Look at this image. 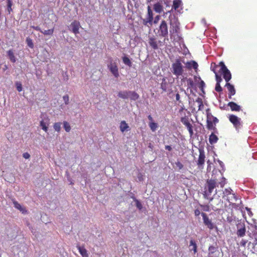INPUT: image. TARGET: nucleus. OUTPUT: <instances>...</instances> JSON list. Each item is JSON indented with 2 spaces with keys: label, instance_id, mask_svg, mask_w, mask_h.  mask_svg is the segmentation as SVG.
<instances>
[{
  "label": "nucleus",
  "instance_id": "47",
  "mask_svg": "<svg viewBox=\"0 0 257 257\" xmlns=\"http://www.w3.org/2000/svg\"><path fill=\"white\" fill-rule=\"evenodd\" d=\"M136 206L138 208H139L140 210L142 208V205L139 200H137L136 201Z\"/></svg>",
  "mask_w": 257,
  "mask_h": 257
},
{
  "label": "nucleus",
  "instance_id": "13",
  "mask_svg": "<svg viewBox=\"0 0 257 257\" xmlns=\"http://www.w3.org/2000/svg\"><path fill=\"white\" fill-rule=\"evenodd\" d=\"M108 67L112 74L115 78H118L119 76L118 69L115 63H111L108 65Z\"/></svg>",
  "mask_w": 257,
  "mask_h": 257
},
{
  "label": "nucleus",
  "instance_id": "26",
  "mask_svg": "<svg viewBox=\"0 0 257 257\" xmlns=\"http://www.w3.org/2000/svg\"><path fill=\"white\" fill-rule=\"evenodd\" d=\"M129 127L128 124L124 121H121L120 124V130L121 132H124Z\"/></svg>",
  "mask_w": 257,
  "mask_h": 257
},
{
  "label": "nucleus",
  "instance_id": "23",
  "mask_svg": "<svg viewBox=\"0 0 257 257\" xmlns=\"http://www.w3.org/2000/svg\"><path fill=\"white\" fill-rule=\"evenodd\" d=\"M128 98L131 100H136L139 98V95L135 91H128Z\"/></svg>",
  "mask_w": 257,
  "mask_h": 257
},
{
  "label": "nucleus",
  "instance_id": "44",
  "mask_svg": "<svg viewBox=\"0 0 257 257\" xmlns=\"http://www.w3.org/2000/svg\"><path fill=\"white\" fill-rule=\"evenodd\" d=\"M215 90L218 92H220L222 91V88L220 86V84H216Z\"/></svg>",
  "mask_w": 257,
  "mask_h": 257
},
{
  "label": "nucleus",
  "instance_id": "8",
  "mask_svg": "<svg viewBox=\"0 0 257 257\" xmlns=\"http://www.w3.org/2000/svg\"><path fill=\"white\" fill-rule=\"evenodd\" d=\"M228 118L236 130H238L241 128L242 125L240 118L234 114H231L229 116Z\"/></svg>",
  "mask_w": 257,
  "mask_h": 257
},
{
  "label": "nucleus",
  "instance_id": "1",
  "mask_svg": "<svg viewBox=\"0 0 257 257\" xmlns=\"http://www.w3.org/2000/svg\"><path fill=\"white\" fill-rule=\"evenodd\" d=\"M225 184V178L224 177H222L221 180L219 182L215 179H208L204 187L203 193L204 198L209 199L210 201H212L213 200V198L211 197L212 193L214 192V194L217 193L216 189L214 190L215 188L218 187L219 185L221 188H223Z\"/></svg>",
  "mask_w": 257,
  "mask_h": 257
},
{
  "label": "nucleus",
  "instance_id": "52",
  "mask_svg": "<svg viewBox=\"0 0 257 257\" xmlns=\"http://www.w3.org/2000/svg\"><path fill=\"white\" fill-rule=\"evenodd\" d=\"M32 28L36 31H40L41 33V31H42V30L41 29V28L39 26H36V27L32 26Z\"/></svg>",
  "mask_w": 257,
  "mask_h": 257
},
{
  "label": "nucleus",
  "instance_id": "40",
  "mask_svg": "<svg viewBox=\"0 0 257 257\" xmlns=\"http://www.w3.org/2000/svg\"><path fill=\"white\" fill-rule=\"evenodd\" d=\"M181 121L185 126L187 125L188 124H189V123H190L188 118L186 117H182L181 119Z\"/></svg>",
  "mask_w": 257,
  "mask_h": 257
},
{
  "label": "nucleus",
  "instance_id": "58",
  "mask_svg": "<svg viewBox=\"0 0 257 257\" xmlns=\"http://www.w3.org/2000/svg\"><path fill=\"white\" fill-rule=\"evenodd\" d=\"M133 1L135 2L136 0H132Z\"/></svg>",
  "mask_w": 257,
  "mask_h": 257
},
{
  "label": "nucleus",
  "instance_id": "29",
  "mask_svg": "<svg viewBox=\"0 0 257 257\" xmlns=\"http://www.w3.org/2000/svg\"><path fill=\"white\" fill-rule=\"evenodd\" d=\"M182 5L181 0H174L173 1V8L175 10H177Z\"/></svg>",
  "mask_w": 257,
  "mask_h": 257
},
{
  "label": "nucleus",
  "instance_id": "2",
  "mask_svg": "<svg viewBox=\"0 0 257 257\" xmlns=\"http://www.w3.org/2000/svg\"><path fill=\"white\" fill-rule=\"evenodd\" d=\"M220 64L221 67L219 71H221L223 73V77L226 82L225 87H226L228 91V98L231 99L232 96L235 95L236 93L234 85L229 82V80L231 79V74L223 62H220Z\"/></svg>",
  "mask_w": 257,
  "mask_h": 257
},
{
  "label": "nucleus",
  "instance_id": "10",
  "mask_svg": "<svg viewBox=\"0 0 257 257\" xmlns=\"http://www.w3.org/2000/svg\"><path fill=\"white\" fill-rule=\"evenodd\" d=\"M201 215L203 217L204 224L210 229H212L214 228L213 224L211 220L209 219L206 214L202 212Z\"/></svg>",
  "mask_w": 257,
  "mask_h": 257
},
{
  "label": "nucleus",
  "instance_id": "42",
  "mask_svg": "<svg viewBox=\"0 0 257 257\" xmlns=\"http://www.w3.org/2000/svg\"><path fill=\"white\" fill-rule=\"evenodd\" d=\"M200 206L204 211L208 212L210 210V207L208 205H200Z\"/></svg>",
  "mask_w": 257,
  "mask_h": 257
},
{
  "label": "nucleus",
  "instance_id": "38",
  "mask_svg": "<svg viewBox=\"0 0 257 257\" xmlns=\"http://www.w3.org/2000/svg\"><path fill=\"white\" fill-rule=\"evenodd\" d=\"M63 127L67 132H69L71 130V127L69 123L66 121L63 122Z\"/></svg>",
  "mask_w": 257,
  "mask_h": 257
},
{
  "label": "nucleus",
  "instance_id": "50",
  "mask_svg": "<svg viewBox=\"0 0 257 257\" xmlns=\"http://www.w3.org/2000/svg\"><path fill=\"white\" fill-rule=\"evenodd\" d=\"M196 101L198 102L199 103V110L200 109L201 106H203V102L201 99L198 98V99L196 100Z\"/></svg>",
  "mask_w": 257,
  "mask_h": 257
},
{
  "label": "nucleus",
  "instance_id": "28",
  "mask_svg": "<svg viewBox=\"0 0 257 257\" xmlns=\"http://www.w3.org/2000/svg\"><path fill=\"white\" fill-rule=\"evenodd\" d=\"M118 96L123 99H127L128 98V91H119L118 93Z\"/></svg>",
  "mask_w": 257,
  "mask_h": 257
},
{
  "label": "nucleus",
  "instance_id": "36",
  "mask_svg": "<svg viewBox=\"0 0 257 257\" xmlns=\"http://www.w3.org/2000/svg\"><path fill=\"white\" fill-rule=\"evenodd\" d=\"M149 126L151 128V130L153 131V132H154L156 130L157 127H158V125H157V123H156V122H150L149 123Z\"/></svg>",
  "mask_w": 257,
  "mask_h": 257
},
{
  "label": "nucleus",
  "instance_id": "45",
  "mask_svg": "<svg viewBox=\"0 0 257 257\" xmlns=\"http://www.w3.org/2000/svg\"><path fill=\"white\" fill-rule=\"evenodd\" d=\"M63 99L66 104H68L69 103V96L68 95L63 96Z\"/></svg>",
  "mask_w": 257,
  "mask_h": 257
},
{
  "label": "nucleus",
  "instance_id": "18",
  "mask_svg": "<svg viewBox=\"0 0 257 257\" xmlns=\"http://www.w3.org/2000/svg\"><path fill=\"white\" fill-rule=\"evenodd\" d=\"M228 106L230 107L232 111H239L241 109V107L233 101L229 102L228 103Z\"/></svg>",
  "mask_w": 257,
  "mask_h": 257
},
{
  "label": "nucleus",
  "instance_id": "49",
  "mask_svg": "<svg viewBox=\"0 0 257 257\" xmlns=\"http://www.w3.org/2000/svg\"><path fill=\"white\" fill-rule=\"evenodd\" d=\"M199 85H200V88L202 90L203 89L204 87L205 86V84L203 80H201L200 82Z\"/></svg>",
  "mask_w": 257,
  "mask_h": 257
},
{
  "label": "nucleus",
  "instance_id": "55",
  "mask_svg": "<svg viewBox=\"0 0 257 257\" xmlns=\"http://www.w3.org/2000/svg\"><path fill=\"white\" fill-rule=\"evenodd\" d=\"M165 149L168 150L169 151H171L172 150V148L171 146L166 145L165 146Z\"/></svg>",
  "mask_w": 257,
  "mask_h": 257
},
{
  "label": "nucleus",
  "instance_id": "41",
  "mask_svg": "<svg viewBox=\"0 0 257 257\" xmlns=\"http://www.w3.org/2000/svg\"><path fill=\"white\" fill-rule=\"evenodd\" d=\"M189 131V133L191 136L193 134V126L192 124L190 123L189 124L186 126Z\"/></svg>",
  "mask_w": 257,
  "mask_h": 257
},
{
  "label": "nucleus",
  "instance_id": "37",
  "mask_svg": "<svg viewBox=\"0 0 257 257\" xmlns=\"http://www.w3.org/2000/svg\"><path fill=\"white\" fill-rule=\"evenodd\" d=\"M61 122H55L53 125L54 129L55 131L57 132H59L61 130Z\"/></svg>",
  "mask_w": 257,
  "mask_h": 257
},
{
  "label": "nucleus",
  "instance_id": "48",
  "mask_svg": "<svg viewBox=\"0 0 257 257\" xmlns=\"http://www.w3.org/2000/svg\"><path fill=\"white\" fill-rule=\"evenodd\" d=\"M176 164L177 166L179 168V169H182L183 167V164L180 162H177L176 163Z\"/></svg>",
  "mask_w": 257,
  "mask_h": 257
},
{
  "label": "nucleus",
  "instance_id": "56",
  "mask_svg": "<svg viewBox=\"0 0 257 257\" xmlns=\"http://www.w3.org/2000/svg\"><path fill=\"white\" fill-rule=\"evenodd\" d=\"M180 95L178 93H177L176 94V99L177 101H178L179 102H181V101L180 100Z\"/></svg>",
  "mask_w": 257,
  "mask_h": 257
},
{
  "label": "nucleus",
  "instance_id": "3",
  "mask_svg": "<svg viewBox=\"0 0 257 257\" xmlns=\"http://www.w3.org/2000/svg\"><path fill=\"white\" fill-rule=\"evenodd\" d=\"M170 35L171 38H173L174 39L179 38L180 34V23L178 20L174 18V20H170Z\"/></svg>",
  "mask_w": 257,
  "mask_h": 257
},
{
  "label": "nucleus",
  "instance_id": "4",
  "mask_svg": "<svg viewBox=\"0 0 257 257\" xmlns=\"http://www.w3.org/2000/svg\"><path fill=\"white\" fill-rule=\"evenodd\" d=\"M207 115V125L206 127L209 130H215L216 129L215 125L218 122L219 120L217 117L214 116L210 112V109L206 110Z\"/></svg>",
  "mask_w": 257,
  "mask_h": 257
},
{
  "label": "nucleus",
  "instance_id": "22",
  "mask_svg": "<svg viewBox=\"0 0 257 257\" xmlns=\"http://www.w3.org/2000/svg\"><path fill=\"white\" fill-rule=\"evenodd\" d=\"M218 138L214 133H211L209 138V142L210 144L212 145L217 143Z\"/></svg>",
  "mask_w": 257,
  "mask_h": 257
},
{
  "label": "nucleus",
  "instance_id": "54",
  "mask_svg": "<svg viewBox=\"0 0 257 257\" xmlns=\"http://www.w3.org/2000/svg\"><path fill=\"white\" fill-rule=\"evenodd\" d=\"M247 243V241L245 240H243L242 239L241 241H240V245L241 246H245V245H246V243Z\"/></svg>",
  "mask_w": 257,
  "mask_h": 257
},
{
  "label": "nucleus",
  "instance_id": "14",
  "mask_svg": "<svg viewBox=\"0 0 257 257\" xmlns=\"http://www.w3.org/2000/svg\"><path fill=\"white\" fill-rule=\"evenodd\" d=\"M205 154L203 151H199V158L197 161V165L199 167H202L205 162Z\"/></svg>",
  "mask_w": 257,
  "mask_h": 257
},
{
  "label": "nucleus",
  "instance_id": "17",
  "mask_svg": "<svg viewBox=\"0 0 257 257\" xmlns=\"http://www.w3.org/2000/svg\"><path fill=\"white\" fill-rule=\"evenodd\" d=\"M225 199L228 201V202L232 204H235L238 200L235 194L232 193Z\"/></svg>",
  "mask_w": 257,
  "mask_h": 257
},
{
  "label": "nucleus",
  "instance_id": "25",
  "mask_svg": "<svg viewBox=\"0 0 257 257\" xmlns=\"http://www.w3.org/2000/svg\"><path fill=\"white\" fill-rule=\"evenodd\" d=\"M168 83L167 82L166 78H163L161 83V88L163 91H166L168 88Z\"/></svg>",
  "mask_w": 257,
  "mask_h": 257
},
{
  "label": "nucleus",
  "instance_id": "24",
  "mask_svg": "<svg viewBox=\"0 0 257 257\" xmlns=\"http://www.w3.org/2000/svg\"><path fill=\"white\" fill-rule=\"evenodd\" d=\"M13 203L15 207L20 210L21 212H22L23 213H26L27 212L26 209L25 208L21 206V205L20 203H19L17 201H14L13 202Z\"/></svg>",
  "mask_w": 257,
  "mask_h": 257
},
{
  "label": "nucleus",
  "instance_id": "9",
  "mask_svg": "<svg viewBox=\"0 0 257 257\" xmlns=\"http://www.w3.org/2000/svg\"><path fill=\"white\" fill-rule=\"evenodd\" d=\"M221 67V65L220 62L218 65H215L214 67L212 69V70L215 75V79L216 81V84H220L221 82L222 81L221 75H223V73L221 71H219Z\"/></svg>",
  "mask_w": 257,
  "mask_h": 257
},
{
  "label": "nucleus",
  "instance_id": "5",
  "mask_svg": "<svg viewBox=\"0 0 257 257\" xmlns=\"http://www.w3.org/2000/svg\"><path fill=\"white\" fill-rule=\"evenodd\" d=\"M172 73L177 77L181 76L183 73V67L181 60L179 59H176L175 62L172 65Z\"/></svg>",
  "mask_w": 257,
  "mask_h": 257
},
{
  "label": "nucleus",
  "instance_id": "46",
  "mask_svg": "<svg viewBox=\"0 0 257 257\" xmlns=\"http://www.w3.org/2000/svg\"><path fill=\"white\" fill-rule=\"evenodd\" d=\"M160 16L159 15H157L155 17L154 20H153V24H156L158 23L159 20H160Z\"/></svg>",
  "mask_w": 257,
  "mask_h": 257
},
{
  "label": "nucleus",
  "instance_id": "30",
  "mask_svg": "<svg viewBox=\"0 0 257 257\" xmlns=\"http://www.w3.org/2000/svg\"><path fill=\"white\" fill-rule=\"evenodd\" d=\"M245 228L243 227L237 230V235L238 236L242 237L245 235Z\"/></svg>",
  "mask_w": 257,
  "mask_h": 257
},
{
  "label": "nucleus",
  "instance_id": "53",
  "mask_svg": "<svg viewBox=\"0 0 257 257\" xmlns=\"http://www.w3.org/2000/svg\"><path fill=\"white\" fill-rule=\"evenodd\" d=\"M194 214L195 216H198L201 214L200 211L199 209H195L194 211Z\"/></svg>",
  "mask_w": 257,
  "mask_h": 257
},
{
  "label": "nucleus",
  "instance_id": "19",
  "mask_svg": "<svg viewBox=\"0 0 257 257\" xmlns=\"http://www.w3.org/2000/svg\"><path fill=\"white\" fill-rule=\"evenodd\" d=\"M7 53L10 60L12 63H15L17 61V58L15 56L14 50L13 49H10L7 51Z\"/></svg>",
  "mask_w": 257,
  "mask_h": 257
},
{
  "label": "nucleus",
  "instance_id": "20",
  "mask_svg": "<svg viewBox=\"0 0 257 257\" xmlns=\"http://www.w3.org/2000/svg\"><path fill=\"white\" fill-rule=\"evenodd\" d=\"M186 67L189 69H191L192 68H193L194 69H197L198 66V65L196 62L195 61H190L189 62H187L186 64Z\"/></svg>",
  "mask_w": 257,
  "mask_h": 257
},
{
  "label": "nucleus",
  "instance_id": "11",
  "mask_svg": "<svg viewBox=\"0 0 257 257\" xmlns=\"http://www.w3.org/2000/svg\"><path fill=\"white\" fill-rule=\"evenodd\" d=\"M70 27L71 28V31L74 34L76 35L79 33V30L80 27V24L78 21L75 20L72 22L70 25Z\"/></svg>",
  "mask_w": 257,
  "mask_h": 257
},
{
  "label": "nucleus",
  "instance_id": "12",
  "mask_svg": "<svg viewBox=\"0 0 257 257\" xmlns=\"http://www.w3.org/2000/svg\"><path fill=\"white\" fill-rule=\"evenodd\" d=\"M216 253L218 255L219 254V252L217 249V247L213 245L209 246L208 248V254L207 257H218L216 255Z\"/></svg>",
  "mask_w": 257,
  "mask_h": 257
},
{
  "label": "nucleus",
  "instance_id": "33",
  "mask_svg": "<svg viewBox=\"0 0 257 257\" xmlns=\"http://www.w3.org/2000/svg\"><path fill=\"white\" fill-rule=\"evenodd\" d=\"M122 61H123V62L126 65L128 66L129 67H131L132 66V62L131 61L130 59L126 57V56H124L122 58Z\"/></svg>",
  "mask_w": 257,
  "mask_h": 257
},
{
  "label": "nucleus",
  "instance_id": "6",
  "mask_svg": "<svg viewBox=\"0 0 257 257\" xmlns=\"http://www.w3.org/2000/svg\"><path fill=\"white\" fill-rule=\"evenodd\" d=\"M153 13L151 6L147 7V14L146 18L143 19V24L145 26H152L153 25Z\"/></svg>",
  "mask_w": 257,
  "mask_h": 257
},
{
  "label": "nucleus",
  "instance_id": "7",
  "mask_svg": "<svg viewBox=\"0 0 257 257\" xmlns=\"http://www.w3.org/2000/svg\"><path fill=\"white\" fill-rule=\"evenodd\" d=\"M159 35L160 37H166L168 35V28L167 23L165 20L161 21L158 30Z\"/></svg>",
  "mask_w": 257,
  "mask_h": 257
},
{
  "label": "nucleus",
  "instance_id": "15",
  "mask_svg": "<svg viewBox=\"0 0 257 257\" xmlns=\"http://www.w3.org/2000/svg\"><path fill=\"white\" fill-rule=\"evenodd\" d=\"M49 119L47 117L44 119L40 121V125L42 127V129L45 132H47L48 125H49Z\"/></svg>",
  "mask_w": 257,
  "mask_h": 257
},
{
  "label": "nucleus",
  "instance_id": "27",
  "mask_svg": "<svg viewBox=\"0 0 257 257\" xmlns=\"http://www.w3.org/2000/svg\"><path fill=\"white\" fill-rule=\"evenodd\" d=\"M78 249L81 255L83 257H88V255L86 249L83 247L78 246Z\"/></svg>",
  "mask_w": 257,
  "mask_h": 257
},
{
  "label": "nucleus",
  "instance_id": "39",
  "mask_svg": "<svg viewBox=\"0 0 257 257\" xmlns=\"http://www.w3.org/2000/svg\"><path fill=\"white\" fill-rule=\"evenodd\" d=\"M26 42H27V44L28 45V46L31 48H33L34 47V44H33V42L32 41V40L30 38H27L26 39Z\"/></svg>",
  "mask_w": 257,
  "mask_h": 257
},
{
  "label": "nucleus",
  "instance_id": "35",
  "mask_svg": "<svg viewBox=\"0 0 257 257\" xmlns=\"http://www.w3.org/2000/svg\"><path fill=\"white\" fill-rule=\"evenodd\" d=\"M7 8H8V12L9 14H10L12 12L13 10L12 8L13 3L11 0H7Z\"/></svg>",
  "mask_w": 257,
  "mask_h": 257
},
{
  "label": "nucleus",
  "instance_id": "51",
  "mask_svg": "<svg viewBox=\"0 0 257 257\" xmlns=\"http://www.w3.org/2000/svg\"><path fill=\"white\" fill-rule=\"evenodd\" d=\"M23 156L24 158L27 159L30 157V155L28 153H25L23 154Z\"/></svg>",
  "mask_w": 257,
  "mask_h": 257
},
{
  "label": "nucleus",
  "instance_id": "21",
  "mask_svg": "<svg viewBox=\"0 0 257 257\" xmlns=\"http://www.w3.org/2000/svg\"><path fill=\"white\" fill-rule=\"evenodd\" d=\"M154 11L159 14H160L163 11V7L161 3L158 2L154 5Z\"/></svg>",
  "mask_w": 257,
  "mask_h": 257
},
{
  "label": "nucleus",
  "instance_id": "57",
  "mask_svg": "<svg viewBox=\"0 0 257 257\" xmlns=\"http://www.w3.org/2000/svg\"><path fill=\"white\" fill-rule=\"evenodd\" d=\"M148 119H149L150 121H151V122H152V121H153V117H152V116H151V115H149L148 116Z\"/></svg>",
  "mask_w": 257,
  "mask_h": 257
},
{
  "label": "nucleus",
  "instance_id": "31",
  "mask_svg": "<svg viewBox=\"0 0 257 257\" xmlns=\"http://www.w3.org/2000/svg\"><path fill=\"white\" fill-rule=\"evenodd\" d=\"M232 190L230 188L225 189L223 192V198L227 197L232 193Z\"/></svg>",
  "mask_w": 257,
  "mask_h": 257
},
{
  "label": "nucleus",
  "instance_id": "43",
  "mask_svg": "<svg viewBox=\"0 0 257 257\" xmlns=\"http://www.w3.org/2000/svg\"><path fill=\"white\" fill-rule=\"evenodd\" d=\"M16 85L17 87V89L19 92H21L22 91V85L21 82H17L16 83Z\"/></svg>",
  "mask_w": 257,
  "mask_h": 257
},
{
  "label": "nucleus",
  "instance_id": "34",
  "mask_svg": "<svg viewBox=\"0 0 257 257\" xmlns=\"http://www.w3.org/2000/svg\"><path fill=\"white\" fill-rule=\"evenodd\" d=\"M54 29L53 28L48 30L42 31H41V33H43L44 35H52L54 33Z\"/></svg>",
  "mask_w": 257,
  "mask_h": 257
},
{
  "label": "nucleus",
  "instance_id": "16",
  "mask_svg": "<svg viewBox=\"0 0 257 257\" xmlns=\"http://www.w3.org/2000/svg\"><path fill=\"white\" fill-rule=\"evenodd\" d=\"M149 43L150 46L154 50L158 49V42L155 38L151 37L149 39Z\"/></svg>",
  "mask_w": 257,
  "mask_h": 257
},
{
  "label": "nucleus",
  "instance_id": "32",
  "mask_svg": "<svg viewBox=\"0 0 257 257\" xmlns=\"http://www.w3.org/2000/svg\"><path fill=\"white\" fill-rule=\"evenodd\" d=\"M190 246H193L192 250H193L194 253H196L197 251V244H196L195 241L194 240L191 239L190 241Z\"/></svg>",
  "mask_w": 257,
  "mask_h": 257
}]
</instances>
